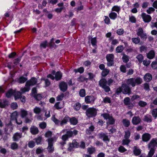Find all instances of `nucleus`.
Segmentation results:
<instances>
[{
    "mask_svg": "<svg viewBox=\"0 0 157 157\" xmlns=\"http://www.w3.org/2000/svg\"><path fill=\"white\" fill-rule=\"evenodd\" d=\"M69 121L70 124L73 125H76L78 122V121L77 119L74 117H72L71 118H70Z\"/></svg>",
    "mask_w": 157,
    "mask_h": 157,
    "instance_id": "a878e982",
    "label": "nucleus"
},
{
    "mask_svg": "<svg viewBox=\"0 0 157 157\" xmlns=\"http://www.w3.org/2000/svg\"><path fill=\"white\" fill-rule=\"evenodd\" d=\"M132 42L135 44H139L140 41V39L139 37H134L132 39Z\"/></svg>",
    "mask_w": 157,
    "mask_h": 157,
    "instance_id": "f704fd0d",
    "label": "nucleus"
},
{
    "mask_svg": "<svg viewBox=\"0 0 157 157\" xmlns=\"http://www.w3.org/2000/svg\"><path fill=\"white\" fill-rule=\"evenodd\" d=\"M141 121V119L138 116H134L132 119V121L134 125H137L140 123Z\"/></svg>",
    "mask_w": 157,
    "mask_h": 157,
    "instance_id": "a211bd4d",
    "label": "nucleus"
},
{
    "mask_svg": "<svg viewBox=\"0 0 157 157\" xmlns=\"http://www.w3.org/2000/svg\"><path fill=\"white\" fill-rule=\"evenodd\" d=\"M120 70L123 73H125L126 72V67L124 65H121L120 67Z\"/></svg>",
    "mask_w": 157,
    "mask_h": 157,
    "instance_id": "69168bd1",
    "label": "nucleus"
},
{
    "mask_svg": "<svg viewBox=\"0 0 157 157\" xmlns=\"http://www.w3.org/2000/svg\"><path fill=\"white\" fill-rule=\"evenodd\" d=\"M17 104L16 102H13L11 105V108L13 109H17Z\"/></svg>",
    "mask_w": 157,
    "mask_h": 157,
    "instance_id": "774afa93",
    "label": "nucleus"
},
{
    "mask_svg": "<svg viewBox=\"0 0 157 157\" xmlns=\"http://www.w3.org/2000/svg\"><path fill=\"white\" fill-rule=\"evenodd\" d=\"M59 87L60 90L64 92L66 91L67 89V84L64 82H62L59 83Z\"/></svg>",
    "mask_w": 157,
    "mask_h": 157,
    "instance_id": "f3484780",
    "label": "nucleus"
},
{
    "mask_svg": "<svg viewBox=\"0 0 157 157\" xmlns=\"http://www.w3.org/2000/svg\"><path fill=\"white\" fill-rule=\"evenodd\" d=\"M43 151L44 150L42 147H39L36 149V152L37 154H39L42 153Z\"/></svg>",
    "mask_w": 157,
    "mask_h": 157,
    "instance_id": "680f3d73",
    "label": "nucleus"
},
{
    "mask_svg": "<svg viewBox=\"0 0 157 157\" xmlns=\"http://www.w3.org/2000/svg\"><path fill=\"white\" fill-rule=\"evenodd\" d=\"M37 79L35 78H32L30 80L28 81L26 83L25 87L22 88L21 91L22 93L29 91L30 90V86L35 85L37 82Z\"/></svg>",
    "mask_w": 157,
    "mask_h": 157,
    "instance_id": "f257e3e1",
    "label": "nucleus"
},
{
    "mask_svg": "<svg viewBox=\"0 0 157 157\" xmlns=\"http://www.w3.org/2000/svg\"><path fill=\"white\" fill-rule=\"evenodd\" d=\"M17 92V91H16L10 90L6 94V96L8 98L10 97L12 95H13L14 96V94L16 93Z\"/></svg>",
    "mask_w": 157,
    "mask_h": 157,
    "instance_id": "bb28decb",
    "label": "nucleus"
},
{
    "mask_svg": "<svg viewBox=\"0 0 157 157\" xmlns=\"http://www.w3.org/2000/svg\"><path fill=\"white\" fill-rule=\"evenodd\" d=\"M152 78V75L150 73L146 74L144 78V80L147 82H149L151 81Z\"/></svg>",
    "mask_w": 157,
    "mask_h": 157,
    "instance_id": "b1692460",
    "label": "nucleus"
},
{
    "mask_svg": "<svg viewBox=\"0 0 157 157\" xmlns=\"http://www.w3.org/2000/svg\"><path fill=\"white\" fill-rule=\"evenodd\" d=\"M28 147L31 148H33L35 146V142L33 140L29 141L28 143Z\"/></svg>",
    "mask_w": 157,
    "mask_h": 157,
    "instance_id": "a19ab883",
    "label": "nucleus"
},
{
    "mask_svg": "<svg viewBox=\"0 0 157 157\" xmlns=\"http://www.w3.org/2000/svg\"><path fill=\"white\" fill-rule=\"evenodd\" d=\"M68 138V137L66 134L63 135L62 136V139L64 142L62 143H61V144L62 145L65 144L66 143L65 142V141H66Z\"/></svg>",
    "mask_w": 157,
    "mask_h": 157,
    "instance_id": "5fc2aeb1",
    "label": "nucleus"
},
{
    "mask_svg": "<svg viewBox=\"0 0 157 157\" xmlns=\"http://www.w3.org/2000/svg\"><path fill=\"white\" fill-rule=\"evenodd\" d=\"M109 16L111 19L114 20L117 17V14L115 12H112L109 14Z\"/></svg>",
    "mask_w": 157,
    "mask_h": 157,
    "instance_id": "e433bc0d",
    "label": "nucleus"
},
{
    "mask_svg": "<svg viewBox=\"0 0 157 157\" xmlns=\"http://www.w3.org/2000/svg\"><path fill=\"white\" fill-rule=\"evenodd\" d=\"M116 33L119 35H122L124 34V31L123 29H119L117 30Z\"/></svg>",
    "mask_w": 157,
    "mask_h": 157,
    "instance_id": "8fccbe9b",
    "label": "nucleus"
},
{
    "mask_svg": "<svg viewBox=\"0 0 157 157\" xmlns=\"http://www.w3.org/2000/svg\"><path fill=\"white\" fill-rule=\"evenodd\" d=\"M17 112H15L13 113L11 115V119L12 120H15L17 124H22V121H20V122H18L17 119Z\"/></svg>",
    "mask_w": 157,
    "mask_h": 157,
    "instance_id": "aec40b11",
    "label": "nucleus"
},
{
    "mask_svg": "<svg viewBox=\"0 0 157 157\" xmlns=\"http://www.w3.org/2000/svg\"><path fill=\"white\" fill-rule=\"evenodd\" d=\"M130 141L128 139H125L122 141V144L123 145H128Z\"/></svg>",
    "mask_w": 157,
    "mask_h": 157,
    "instance_id": "3c124183",
    "label": "nucleus"
},
{
    "mask_svg": "<svg viewBox=\"0 0 157 157\" xmlns=\"http://www.w3.org/2000/svg\"><path fill=\"white\" fill-rule=\"evenodd\" d=\"M21 57H19L13 60V63L14 65H17L20 62Z\"/></svg>",
    "mask_w": 157,
    "mask_h": 157,
    "instance_id": "79ce46f5",
    "label": "nucleus"
},
{
    "mask_svg": "<svg viewBox=\"0 0 157 157\" xmlns=\"http://www.w3.org/2000/svg\"><path fill=\"white\" fill-rule=\"evenodd\" d=\"M126 150H127L123 146H121L118 148V151L121 152H124Z\"/></svg>",
    "mask_w": 157,
    "mask_h": 157,
    "instance_id": "e2e57ef3",
    "label": "nucleus"
},
{
    "mask_svg": "<svg viewBox=\"0 0 157 157\" xmlns=\"http://www.w3.org/2000/svg\"><path fill=\"white\" fill-rule=\"evenodd\" d=\"M141 17L145 22L148 23L150 22L151 19V17L150 15H147L144 13H142Z\"/></svg>",
    "mask_w": 157,
    "mask_h": 157,
    "instance_id": "2eb2a0df",
    "label": "nucleus"
},
{
    "mask_svg": "<svg viewBox=\"0 0 157 157\" xmlns=\"http://www.w3.org/2000/svg\"><path fill=\"white\" fill-rule=\"evenodd\" d=\"M114 56L113 54H109L107 55L106 58L108 61L107 65L108 66H112L113 64Z\"/></svg>",
    "mask_w": 157,
    "mask_h": 157,
    "instance_id": "1a4fd4ad",
    "label": "nucleus"
},
{
    "mask_svg": "<svg viewBox=\"0 0 157 157\" xmlns=\"http://www.w3.org/2000/svg\"><path fill=\"white\" fill-rule=\"evenodd\" d=\"M27 80V79L26 78L21 76L18 79V82L19 83H24Z\"/></svg>",
    "mask_w": 157,
    "mask_h": 157,
    "instance_id": "4c0bfd02",
    "label": "nucleus"
},
{
    "mask_svg": "<svg viewBox=\"0 0 157 157\" xmlns=\"http://www.w3.org/2000/svg\"><path fill=\"white\" fill-rule=\"evenodd\" d=\"M123 55V56L122 58L123 61L124 63H127L129 61L128 57L124 54Z\"/></svg>",
    "mask_w": 157,
    "mask_h": 157,
    "instance_id": "c03bdc74",
    "label": "nucleus"
},
{
    "mask_svg": "<svg viewBox=\"0 0 157 157\" xmlns=\"http://www.w3.org/2000/svg\"><path fill=\"white\" fill-rule=\"evenodd\" d=\"M136 34L143 40H146L147 38V33H145L142 28H139L136 30Z\"/></svg>",
    "mask_w": 157,
    "mask_h": 157,
    "instance_id": "39448f33",
    "label": "nucleus"
},
{
    "mask_svg": "<svg viewBox=\"0 0 157 157\" xmlns=\"http://www.w3.org/2000/svg\"><path fill=\"white\" fill-rule=\"evenodd\" d=\"M30 131L31 133L33 135L36 134L39 132L38 128L34 126L31 127Z\"/></svg>",
    "mask_w": 157,
    "mask_h": 157,
    "instance_id": "5701e85b",
    "label": "nucleus"
},
{
    "mask_svg": "<svg viewBox=\"0 0 157 157\" xmlns=\"http://www.w3.org/2000/svg\"><path fill=\"white\" fill-rule=\"evenodd\" d=\"M98 136L99 138L102 139L104 142H109V141L110 139L108 136L104 133H98Z\"/></svg>",
    "mask_w": 157,
    "mask_h": 157,
    "instance_id": "ddd939ff",
    "label": "nucleus"
},
{
    "mask_svg": "<svg viewBox=\"0 0 157 157\" xmlns=\"http://www.w3.org/2000/svg\"><path fill=\"white\" fill-rule=\"evenodd\" d=\"M55 140H56L53 137L49 138L48 140V150L49 152H52L54 151V147L53 146V144Z\"/></svg>",
    "mask_w": 157,
    "mask_h": 157,
    "instance_id": "0eeeda50",
    "label": "nucleus"
},
{
    "mask_svg": "<svg viewBox=\"0 0 157 157\" xmlns=\"http://www.w3.org/2000/svg\"><path fill=\"white\" fill-rule=\"evenodd\" d=\"M151 66L154 69L157 68V62L154 61L152 62L151 64Z\"/></svg>",
    "mask_w": 157,
    "mask_h": 157,
    "instance_id": "338daca9",
    "label": "nucleus"
},
{
    "mask_svg": "<svg viewBox=\"0 0 157 157\" xmlns=\"http://www.w3.org/2000/svg\"><path fill=\"white\" fill-rule=\"evenodd\" d=\"M62 77V74L60 71H58L56 73L55 77L51 74H49L47 76L48 78H50L52 80H54L55 78L56 80H60L61 79Z\"/></svg>",
    "mask_w": 157,
    "mask_h": 157,
    "instance_id": "9d476101",
    "label": "nucleus"
},
{
    "mask_svg": "<svg viewBox=\"0 0 157 157\" xmlns=\"http://www.w3.org/2000/svg\"><path fill=\"white\" fill-rule=\"evenodd\" d=\"M103 101L105 103H110L111 102V100L109 97H106L103 98Z\"/></svg>",
    "mask_w": 157,
    "mask_h": 157,
    "instance_id": "052dcab7",
    "label": "nucleus"
},
{
    "mask_svg": "<svg viewBox=\"0 0 157 157\" xmlns=\"http://www.w3.org/2000/svg\"><path fill=\"white\" fill-rule=\"evenodd\" d=\"M142 82V79L139 77L128 79L126 81L127 85H131L133 87L136 86V84L138 85L141 84Z\"/></svg>",
    "mask_w": 157,
    "mask_h": 157,
    "instance_id": "f03ea898",
    "label": "nucleus"
},
{
    "mask_svg": "<svg viewBox=\"0 0 157 157\" xmlns=\"http://www.w3.org/2000/svg\"><path fill=\"white\" fill-rule=\"evenodd\" d=\"M79 146L78 143L76 142L75 140L72 141V143H70L69 144V147L68 148L69 150L71 151L74 148L77 147Z\"/></svg>",
    "mask_w": 157,
    "mask_h": 157,
    "instance_id": "dca6fc26",
    "label": "nucleus"
},
{
    "mask_svg": "<svg viewBox=\"0 0 157 157\" xmlns=\"http://www.w3.org/2000/svg\"><path fill=\"white\" fill-rule=\"evenodd\" d=\"M148 149L150 150V151L148 153L147 157H152L154 154L155 151V149L152 148Z\"/></svg>",
    "mask_w": 157,
    "mask_h": 157,
    "instance_id": "c756f323",
    "label": "nucleus"
},
{
    "mask_svg": "<svg viewBox=\"0 0 157 157\" xmlns=\"http://www.w3.org/2000/svg\"><path fill=\"white\" fill-rule=\"evenodd\" d=\"M69 119L70 117L67 116H66L61 121L56 119L54 115L52 117V120L56 124L59 125V124H60L61 126L66 124Z\"/></svg>",
    "mask_w": 157,
    "mask_h": 157,
    "instance_id": "7ed1b4c3",
    "label": "nucleus"
},
{
    "mask_svg": "<svg viewBox=\"0 0 157 157\" xmlns=\"http://www.w3.org/2000/svg\"><path fill=\"white\" fill-rule=\"evenodd\" d=\"M155 52L153 50L150 51L147 54V57L150 59L153 58L155 56Z\"/></svg>",
    "mask_w": 157,
    "mask_h": 157,
    "instance_id": "393cba45",
    "label": "nucleus"
},
{
    "mask_svg": "<svg viewBox=\"0 0 157 157\" xmlns=\"http://www.w3.org/2000/svg\"><path fill=\"white\" fill-rule=\"evenodd\" d=\"M78 133V131L76 130H74L73 131H67L66 135L68 138L75 136Z\"/></svg>",
    "mask_w": 157,
    "mask_h": 157,
    "instance_id": "412c9836",
    "label": "nucleus"
},
{
    "mask_svg": "<svg viewBox=\"0 0 157 157\" xmlns=\"http://www.w3.org/2000/svg\"><path fill=\"white\" fill-rule=\"evenodd\" d=\"M130 98L127 97L125 98L124 100V103L125 105H128L130 103Z\"/></svg>",
    "mask_w": 157,
    "mask_h": 157,
    "instance_id": "13d9d810",
    "label": "nucleus"
},
{
    "mask_svg": "<svg viewBox=\"0 0 157 157\" xmlns=\"http://www.w3.org/2000/svg\"><path fill=\"white\" fill-rule=\"evenodd\" d=\"M21 93L19 91H17V93L14 94V98L15 100L17 99L20 98L22 102H25V97L24 96H21Z\"/></svg>",
    "mask_w": 157,
    "mask_h": 157,
    "instance_id": "4468645a",
    "label": "nucleus"
},
{
    "mask_svg": "<svg viewBox=\"0 0 157 157\" xmlns=\"http://www.w3.org/2000/svg\"><path fill=\"white\" fill-rule=\"evenodd\" d=\"M109 70L107 69H104L102 71L101 74L102 76H106L109 73Z\"/></svg>",
    "mask_w": 157,
    "mask_h": 157,
    "instance_id": "473e14b6",
    "label": "nucleus"
},
{
    "mask_svg": "<svg viewBox=\"0 0 157 157\" xmlns=\"http://www.w3.org/2000/svg\"><path fill=\"white\" fill-rule=\"evenodd\" d=\"M94 129V127L93 126H91L89 128L86 129V132L87 134H90L91 132H93Z\"/></svg>",
    "mask_w": 157,
    "mask_h": 157,
    "instance_id": "49530a36",
    "label": "nucleus"
},
{
    "mask_svg": "<svg viewBox=\"0 0 157 157\" xmlns=\"http://www.w3.org/2000/svg\"><path fill=\"white\" fill-rule=\"evenodd\" d=\"M151 114L155 118L157 117V108L154 109L152 110Z\"/></svg>",
    "mask_w": 157,
    "mask_h": 157,
    "instance_id": "6e6d98bb",
    "label": "nucleus"
},
{
    "mask_svg": "<svg viewBox=\"0 0 157 157\" xmlns=\"http://www.w3.org/2000/svg\"><path fill=\"white\" fill-rule=\"evenodd\" d=\"M79 94L81 97H84L86 95L85 90L84 89H81L79 91Z\"/></svg>",
    "mask_w": 157,
    "mask_h": 157,
    "instance_id": "a18cd8bd",
    "label": "nucleus"
},
{
    "mask_svg": "<svg viewBox=\"0 0 157 157\" xmlns=\"http://www.w3.org/2000/svg\"><path fill=\"white\" fill-rule=\"evenodd\" d=\"M136 58L140 63H141L144 59V56L140 54L136 56Z\"/></svg>",
    "mask_w": 157,
    "mask_h": 157,
    "instance_id": "864d4df0",
    "label": "nucleus"
},
{
    "mask_svg": "<svg viewBox=\"0 0 157 157\" xmlns=\"http://www.w3.org/2000/svg\"><path fill=\"white\" fill-rule=\"evenodd\" d=\"M95 98L93 96H87L85 98V101L87 104L93 103Z\"/></svg>",
    "mask_w": 157,
    "mask_h": 157,
    "instance_id": "f8f14e48",
    "label": "nucleus"
},
{
    "mask_svg": "<svg viewBox=\"0 0 157 157\" xmlns=\"http://www.w3.org/2000/svg\"><path fill=\"white\" fill-rule=\"evenodd\" d=\"M151 138V135L148 133H145L142 136V140L144 142L148 141Z\"/></svg>",
    "mask_w": 157,
    "mask_h": 157,
    "instance_id": "4be33fe9",
    "label": "nucleus"
},
{
    "mask_svg": "<svg viewBox=\"0 0 157 157\" xmlns=\"http://www.w3.org/2000/svg\"><path fill=\"white\" fill-rule=\"evenodd\" d=\"M107 81L104 78L101 79L99 82V86L104 89L106 92H109L110 90L109 87L107 86Z\"/></svg>",
    "mask_w": 157,
    "mask_h": 157,
    "instance_id": "20e7f679",
    "label": "nucleus"
},
{
    "mask_svg": "<svg viewBox=\"0 0 157 157\" xmlns=\"http://www.w3.org/2000/svg\"><path fill=\"white\" fill-rule=\"evenodd\" d=\"M74 71L75 73L79 72L80 73H82L84 72V69L83 67H81L78 69H74Z\"/></svg>",
    "mask_w": 157,
    "mask_h": 157,
    "instance_id": "37998d69",
    "label": "nucleus"
},
{
    "mask_svg": "<svg viewBox=\"0 0 157 157\" xmlns=\"http://www.w3.org/2000/svg\"><path fill=\"white\" fill-rule=\"evenodd\" d=\"M122 93L125 94H130L131 93V90L129 86L126 84H123L121 85Z\"/></svg>",
    "mask_w": 157,
    "mask_h": 157,
    "instance_id": "6e6552de",
    "label": "nucleus"
},
{
    "mask_svg": "<svg viewBox=\"0 0 157 157\" xmlns=\"http://www.w3.org/2000/svg\"><path fill=\"white\" fill-rule=\"evenodd\" d=\"M64 97V94H61L60 95H59L56 98V100L57 101L62 100Z\"/></svg>",
    "mask_w": 157,
    "mask_h": 157,
    "instance_id": "0e129e2a",
    "label": "nucleus"
},
{
    "mask_svg": "<svg viewBox=\"0 0 157 157\" xmlns=\"http://www.w3.org/2000/svg\"><path fill=\"white\" fill-rule=\"evenodd\" d=\"M27 111L24 109H21L20 111V114L22 118H23L25 117L28 114Z\"/></svg>",
    "mask_w": 157,
    "mask_h": 157,
    "instance_id": "c85d7f7f",
    "label": "nucleus"
},
{
    "mask_svg": "<svg viewBox=\"0 0 157 157\" xmlns=\"http://www.w3.org/2000/svg\"><path fill=\"white\" fill-rule=\"evenodd\" d=\"M134 153L135 155H139L141 153V151L140 149H138L137 147L134 146Z\"/></svg>",
    "mask_w": 157,
    "mask_h": 157,
    "instance_id": "2f4dec72",
    "label": "nucleus"
},
{
    "mask_svg": "<svg viewBox=\"0 0 157 157\" xmlns=\"http://www.w3.org/2000/svg\"><path fill=\"white\" fill-rule=\"evenodd\" d=\"M122 123L123 125L125 127H128L130 125V121L126 119H124L122 120Z\"/></svg>",
    "mask_w": 157,
    "mask_h": 157,
    "instance_id": "7c9ffc66",
    "label": "nucleus"
},
{
    "mask_svg": "<svg viewBox=\"0 0 157 157\" xmlns=\"http://www.w3.org/2000/svg\"><path fill=\"white\" fill-rule=\"evenodd\" d=\"M41 140L42 138L40 136L35 138L34 139V140L35 141L37 144H40Z\"/></svg>",
    "mask_w": 157,
    "mask_h": 157,
    "instance_id": "09e8293b",
    "label": "nucleus"
},
{
    "mask_svg": "<svg viewBox=\"0 0 157 157\" xmlns=\"http://www.w3.org/2000/svg\"><path fill=\"white\" fill-rule=\"evenodd\" d=\"M130 135V132L128 130L125 131V135L124 138L125 139H129Z\"/></svg>",
    "mask_w": 157,
    "mask_h": 157,
    "instance_id": "4d7b16f0",
    "label": "nucleus"
},
{
    "mask_svg": "<svg viewBox=\"0 0 157 157\" xmlns=\"http://www.w3.org/2000/svg\"><path fill=\"white\" fill-rule=\"evenodd\" d=\"M95 151V148L92 147H89L87 149V151L90 154H93Z\"/></svg>",
    "mask_w": 157,
    "mask_h": 157,
    "instance_id": "72a5a7b5",
    "label": "nucleus"
},
{
    "mask_svg": "<svg viewBox=\"0 0 157 157\" xmlns=\"http://www.w3.org/2000/svg\"><path fill=\"white\" fill-rule=\"evenodd\" d=\"M22 137V133L16 132L14 134L13 137V139L14 141H18Z\"/></svg>",
    "mask_w": 157,
    "mask_h": 157,
    "instance_id": "6ab92c4d",
    "label": "nucleus"
},
{
    "mask_svg": "<svg viewBox=\"0 0 157 157\" xmlns=\"http://www.w3.org/2000/svg\"><path fill=\"white\" fill-rule=\"evenodd\" d=\"M115 121L114 119L112 117H110L108 119V121L107 123L109 124H113L114 123Z\"/></svg>",
    "mask_w": 157,
    "mask_h": 157,
    "instance_id": "58836bf2",
    "label": "nucleus"
},
{
    "mask_svg": "<svg viewBox=\"0 0 157 157\" xmlns=\"http://www.w3.org/2000/svg\"><path fill=\"white\" fill-rule=\"evenodd\" d=\"M74 107L75 110H78L81 107V104L77 102L74 105Z\"/></svg>",
    "mask_w": 157,
    "mask_h": 157,
    "instance_id": "bf43d9fd",
    "label": "nucleus"
},
{
    "mask_svg": "<svg viewBox=\"0 0 157 157\" xmlns=\"http://www.w3.org/2000/svg\"><path fill=\"white\" fill-rule=\"evenodd\" d=\"M139 105L141 107H144L147 105V103L142 101H140L138 102Z\"/></svg>",
    "mask_w": 157,
    "mask_h": 157,
    "instance_id": "603ef678",
    "label": "nucleus"
},
{
    "mask_svg": "<svg viewBox=\"0 0 157 157\" xmlns=\"http://www.w3.org/2000/svg\"><path fill=\"white\" fill-rule=\"evenodd\" d=\"M34 112L36 114H39L41 112V109L40 108L36 107L33 109Z\"/></svg>",
    "mask_w": 157,
    "mask_h": 157,
    "instance_id": "de8ad7c7",
    "label": "nucleus"
},
{
    "mask_svg": "<svg viewBox=\"0 0 157 157\" xmlns=\"http://www.w3.org/2000/svg\"><path fill=\"white\" fill-rule=\"evenodd\" d=\"M151 116L147 114L144 116L143 121L148 122H150L152 121Z\"/></svg>",
    "mask_w": 157,
    "mask_h": 157,
    "instance_id": "cd10ccee",
    "label": "nucleus"
},
{
    "mask_svg": "<svg viewBox=\"0 0 157 157\" xmlns=\"http://www.w3.org/2000/svg\"><path fill=\"white\" fill-rule=\"evenodd\" d=\"M124 49V47L122 45L118 46L116 48V51L117 53H120L122 52Z\"/></svg>",
    "mask_w": 157,
    "mask_h": 157,
    "instance_id": "c9c22d12",
    "label": "nucleus"
},
{
    "mask_svg": "<svg viewBox=\"0 0 157 157\" xmlns=\"http://www.w3.org/2000/svg\"><path fill=\"white\" fill-rule=\"evenodd\" d=\"M148 148H155L157 147V139L155 138L152 139L147 145Z\"/></svg>",
    "mask_w": 157,
    "mask_h": 157,
    "instance_id": "9b49d317",
    "label": "nucleus"
},
{
    "mask_svg": "<svg viewBox=\"0 0 157 157\" xmlns=\"http://www.w3.org/2000/svg\"><path fill=\"white\" fill-rule=\"evenodd\" d=\"M18 144L15 142L12 143L11 145V148L13 150L17 149L18 147Z\"/></svg>",
    "mask_w": 157,
    "mask_h": 157,
    "instance_id": "ea45409f",
    "label": "nucleus"
},
{
    "mask_svg": "<svg viewBox=\"0 0 157 157\" xmlns=\"http://www.w3.org/2000/svg\"><path fill=\"white\" fill-rule=\"evenodd\" d=\"M97 110L96 109L91 108L88 109L86 111V114L88 117H95L97 114Z\"/></svg>",
    "mask_w": 157,
    "mask_h": 157,
    "instance_id": "423d86ee",
    "label": "nucleus"
}]
</instances>
